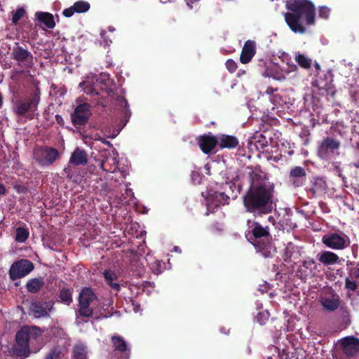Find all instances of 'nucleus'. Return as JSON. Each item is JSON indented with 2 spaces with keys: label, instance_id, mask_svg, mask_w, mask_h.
<instances>
[{
  "label": "nucleus",
  "instance_id": "obj_1",
  "mask_svg": "<svg viewBox=\"0 0 359 359\" xmlns=\"http://www.w3.org/2000/svg\"><path fill=\"white\" fill-rule=\"evenodd\" d=\"M273 187L271 186L249 187L243 196V205L246 212L255 217L272 212Z\"/></svg>",
  "mask_w": 359,
  "mask_h": 359
},
{
  "label": "nucleus",
  "instance_id": "obj_2",
  "mask_svg": "<svg viewBox=\"0 0 359 359\" xmlns=\"http://www.w3.org/2000/svg\"><path fill=\"white\" fill-rule=\"evenodd\" d=\"M286 8L290 12L284 14L285 20L292 32H306V29L301 22L302 18L305 19L307 25L315 24L316 8L310 0H290L286 3Z\"/></svg>",
  "mask_w": 359,
  "mask_h": 359
},
{
  "label": "nucleus",
  "instance_id": "obj_3",
  "mask_svg": "<svg viewBox=\"0 0 359 359\" xmlns=\"http://www.w3.org/2000/svg\"><path fill=\"white\" fill-rule=\"evenodd\" d=\"M248 229L245 231V238L253 245L257 252H261L264 257L271 256L269 250L271 235L269 226H263L257 221H247Z\"/></svg>",
  "mask_w": 359,
  "mask_h": 359
},
{
  "label": "nucleus",
  "instance_id": "obj_4",
  "mask_svg": "<svg viewBox=\"0 0 359 359\" xmlns=\"http://www.w3.org/2000/svg\"><path fill=\"white\" fill-rule=\"evenodd\" d=\"M42 330L36 326L25 325L15 334V343L13 346V355L24 359L30 354L29 341L41 336Z\"/></svg>",
  "mask_w": 359,
  "mask_h": 359
},
{
  "label": "nucleus",
  "instance_id": "obj_5",
  "mask_svg": "<svg viewBox=\"0 0 359 359\" xmlns=\"http://www.w3.org/2000/svg\"><path fill=\"white\" fill-rule=\"evenodd\" d=\"M39 83V81H34V87L30 90L27 97L12 100V110L16 116L22 117L27 113L33 112L37 109L41 100V90Z\"/></svg>",
  "mask_w": 359,
  "mask_h": 359
},
{
  "label": "nucleus",
  "instance_id": "obj_6",
  "mask_svg": "<svg viewBox=\"0 0 359 359\" xmlns=\"http://www.w3.org/2000/svg\"><path fill=\"white\" fill-rule=\"evenodd\" d=\"M338 348L341 353L339 359H359V338L347 336L338 341Z\"/></svg>",
  "mask_w": 359,
  "mask_h": 359
},
{
  "label": "nucleus",
  "instance_id": "obj_7",
  "mask_svg": "<svg viewBox=\"0 0 359 359\" xmlns=\"http://www.w3.org/2000/svg\"><path fill=\"white\" fill-rule=\"evenodd\" d=\"M97 299V297L91 287H83L79 294V309L76 313L82 317H92L93 309L90 305Z\"/></svg>",
  "mask_w": 359,
  "mask_h": 359
},
{
  "label": "nucleus",
  "instance_id": "obj_8",
  "mask_svg": "<svg viewBox=\"0 0 359 359\" xmlns=\"http://www.w3.org/2000/svg\"><path fill=\"white\" fill-rule=\"evenodd\" d=\"M59 158L58 151L47 146H36L33 150L34 160L41 167L50 166Z\"/></svg>",
  "mask_w": 359,
  "mask_h": 359
},
{
  "label": "nucleus",
  "instance_id": "obj_9",
  "mask_svg": "<svg viewBox=\"0 0 359 359\" xmlns=\"http://www.w3.org/2000/svg\"><path fill=\"white\" fill-rule=\"evenodd\" d=\"M322 243L332 250H341L349 245L348 237L344 233L332 232L322 237Z\"/></svg>",
  "mask_w": 359,
  "mask_h": 359
},
{
  "label": "nucleus",
  "instance_id": "obj_10",
  "mask_svg": "<svg viewBox=\"0 0 359 359\" xmlns=\"http://www.w3.org/2000/svg\"><path fill=\"white\" fill-rule=\"evenodd\" d=\"M34 268V264L26 259L15 262L9 269L10 278L12 280L23 278L28 275Z\"/></svg>",
  "mask_w": 359,
  "mask_h": 359
},
{
  "label": "nucleus",
  "instance_id": "obj_11",
  "mask_svg": "<svg viewBox=\"0 0 359 359\" xmlns=\"http://www.w3.org/2000/svg\"><path fill=\"white\" fill-rule=\"evenodd\" d=\"M91 114L89 104L83 103L79 104L71 114V121L73 126L76 128L85 126L88 123Z\"/></svg>",
  "mask_w": 359,
  "mask_h": 359
},
{
  "label": "nucleus",
  "instance_id": "obj_12",
  "mask_svg": "<svg viewBox=\"0 0 359 359\" xmlns=\"http://www.w3.org/2000/svg\"><path fill=\"white\" fill-rule=\"evenodd\" d=\"M11 57L19 63H22L26 69L32 68L34 65L32 54L27 49L20 46H17L13 48Z\"/></svg>",
  "mask_w": 359,
  "mask_h": 359
},
{
  "label": "nucleus",
  "instance_id": "obj_13",
  "mask_svg": "<svg viewBox=\"0 0 359 359\" xmlns=\"http://www.w3.org/2000/svg\"><path fill=\"white\" fill-rule=\"evenodd\" d=\"M197 143L205 154H210L218 145V137L213 135L210 132L196 137Z\"/></svg>",
  "mask_w": 359,
  "mask_h": 359
},
{
  "label": "nucleus",
  "instance_id": "obj_14",
  "mask_svg": "<svg viewBox=\"0 0 359 359\" xmlns=\"http://www.w3.org/2000/svg\"><path fill=\"white\" fill-rule=\"evenodd\" d=\"M288 181L294 188L302 187L306 181V170L301 166H294L290 171Z\"/></svg>",
  "mask_w": 359,
  "mask_h": 359
},
{
  "label": "nucleus",
  "instance_id": "obj_15",
  "mask_svg": "<svg viewBox=\"0 0 359 359\" xmlns=\"http://www.w3.org/2000/svg\"><path fill=\"white\" fill-rule=\"evenodd\" d=\"M340 142L332 137H327L323 140L318 149V155L325 158L327 156L329 152L333 153L334 151L339 149Z\"/></svg>",
  "mask_w": 359,
  "mask_h": 359
},
{
  "label": "nucleus",
  "instance_id": "obj_16",
  "mask_svg": "<svg viewBox=\"0 0 359 359\" xmlns=\"http://www.w3.org/2000/svg\"><path fill=\"white\" fill-rule=\"evenodd\" d=\"M256 53V43L252 40L245 42L240 55V61L243 64L249 63Z\"/></svg>",
  "mask_w": 359,
  "mask_h": 359
},
{
  "label": "nucleus",
  "instance_id": "obj_17",
  "mask_svg": "<svg viewBox=\"0 0 359 359\" xmlns=\"http://www.w3.org/2000/svg\"><path fill=\"white\" fill-rule=\"evenodd\" d=\"M90 8V5L88 1L80 0L76 1L71 7L65 8L62 14L66 18H70L75 13H83L87 12L89 11Z\"/></svg>",
  "mask_w": 359,
  "mask_h": 359
},
{
  "label": "nucleus",
  "instance_id": "obj_18",
  "mask_svg": "<svg viewBox=\"0 0 359 359\" xmlns=\"http://www.w3.org/2000/svg\"><path fill=\"white\" fill-rule=\"evenodd\" d=\"M327 188L325 181L318 177H313L311 181L310 187L308 188L307 192L311 197H316L323 193Z\"/></svg>",
  "mask_w": 359,
  "mask_h": 359
},
{
  "label": "nucleus",
  "instance_id": "obj_19",
  "mask_svg": "<svg viewBox=\"0 0 359 359\" xmlns=\"http://www.w3.org/2000/svg\"><path fill=\"white\" fill-rule=\"evenodd\" d=\"M317 259L325 266L334 265L340 262L338 255L331 251H323L316 255Z\"/></svg>",
  "mask_w": 359,
  "mask_h": 359
},
{
  "label": "nucleus",
  "instance_id": "obj_20",
  "mask_svg": "<svg viewBox=\"0 0 359 359\" xmlns=\"http://www.w3.org/2000/svg\"><path fill=\"white\" fill-rule=\"evenodd\" d=\"M69 163L74 165H85L88 163L87 152L79 147H76L72 153Z\"/></svg>",
  "mask_w": 359,
  "mask_h": 359
},
{
  "label": "nucleus",
  "instance_id": "obj_21",
  "mask_svg": "<svg viewBox=\"0 0 359 359\" xmlns=\"http://www.w3.org/2000/svg\"><path fill=\"white\" fill-rule=\"evenodd\" d=\"M218 145L220 149L236 148L239 144L236 137L229 135L222 134L218 137Z\"/></svg>",
  "mask_w": 359,
  "mask_h": 359
},
{
  "label": "nucleus",
  "instance_id": "obj_22",
  "mask_svg": "<svg viewBox=\"0 0 359 359\" xmlns=\"http://www.w3.org/2000/svg\"><path fill=\"white\" fill-rule=\"evenodd\" d=\"M248 177L250 179V187L269 186L264 182L266 180L265 175L259 168H255V170L249 172Z\"/></svg>",
  "mask_w": 359,
  "mask_h": 359
},
{
  "label": "nucleus",
  "instance_id": "obj_23",
  "mask_svg": "<svg viewBox=\"0 0 359 359\" xmlns=\"http://www.w3.org/2000/svg\"><path fill=\"white\" fill-rule=\"evenodd\" d=\"M102 159L100 161V168L107 172H114L118 168V162L116 158L113 156H107L102 155Z\"/></svg>",
  "mask_w": 359,
  "mask_h": 359
},
{
  "label": "nucleus",
  "instance_id": "obj_24",
  "mask_svg": "<svg viewBox=\"0 0 359 359\" xmlns=\"http://www.w3.org/2000/svg\"><path fill=\"white\" fill-rule=\"evenodd\" d=\"M111 343L114 351L124 353L127 355L130 354V350L123 337L121 336H112Z\"/></svg>",
  "mask_w": 359,
  "mask_h": 359
},
{
  "label": "nucleus",
  "instance_id": "obj_25",
  "mask_svg": "<svg viewBox=\"0 0 359 359\" xmlns=\"http://www.w3.org/2000/svg\"><path fill=\"white\" fill-rule=\"evenodd\" d=\"M323 308L329 312L336 311L340 305V299L338 295L332 297H324L320 301Z\"/></svg>",
  "mask_w": 359,
  "mask_h": 359
},
{
  "label": "nucleus",
  "instance_id": "obj_26",
  "mask_svg": "<svg viewBox=\"0 0 359 359\" xmlns=\"http://www.w3.org/2000/svg\"><path fill=\"white\" fill-rule=\"evenodd\" d=\"M299 257L300 252L298 250V247L292 243H289L285 248V251L283 255L284 262H292V259H297Z\"/></svg>",
  "mask_w": 359,
  "mask_h": 359
},
{
  "label": "nucleus",
  "instance_id": "obj_27",
  "mask_svg": "<svg viewBox=\"0 0 359 359\" xmlns=\"http://www.w3.org/2000/svg\"><path fill=\"white\" fill-rule=\"evenodd\" d=\"M35 17L48 29H53L55 26L53 15L50 13L38 11L35 13Z\"/></svg>",
  "mask_w": 359,
  "mask_h": 359
},
{
  "label": "nucleus",
  "instance_id": "obj_28",
  "mask_svg": "<svg viewBox=\"0 0 359 359\" xmlns=\"http://www.w3.org/2000/svg\"><path fill=\"white\" fill-rule=\"evenodd\" d=\"M43 278H34L29 280L26 284L27 290L30 293H38L44 285Z\"/></svg>",
  "mask_w": 359,
  "mask_h": 359
},
{
  "label": "nucleus",
  "instance_id": "obj_29",
  "mask_svg": "<svg viewBox=\"0 0 359 359\" xmlns=\"http://www.w3.org/2000/svg\"><path fill=\"white\" fill-rule=\"evenodd\" d=\"M209 199L215 203L216 206L229 204L230 198L224 192L214 191L209 194Z\"/></svg>",
  "mask_w": 359,
  "mask_h": 359
},
{
  "label": "nucleus",
  "instance_id": "obj_30",
  "mask_svg": "<svg viewBox=\"0 0 359 359\" xmlns=\"http://www.w3.org/2000/svg\"><path fill=\"white\" fill-rule=\"evenodd\" d=\"M74 292L73 287H63L60 290L58 297L60 302L67 306H69L73 302L72 294Z\"/></svg>",
  "mask_w": 359,
  "mask_h": 359
},
{
  "label": "nucleus",
  "instance_id": "obj_31",
  "mask_svg": "<svg viewBox=\"0 0 359 359\" xmlns=\"http://www.w3.org/2000/svg\"><path fill=\"white\" fill-rule=\"evenodd\" d=\"M103 276L106 283L110 286L111 288L114 289L116 292L120 290V285L114 282V280H116L118 278V276L114 273V271L107 269L104 270L103 272Z\"/></svg>",
  "mask_w": 359,
  "mask_h": 359
},
{
  "label": "nucleus",
  "instance_id": "obj_32",
  "mask_svg": "<svg viewBox=\"0 0 359 359\" xmlns=\"http://www.w3.org/2000/svg\"><path fill=\"white\" fill-rule=\"evenodd\" d=\"M251 143H254L258 150L264 149L268 147V140L260 132H256L251 138Z\"/></svg>",
  "mask_w": 359,
  "mask_h": 359
},
{
  "label": "nucleus",
  "instance_id": "obj_33",
  "mask_svg": "<svg viewBox=\"0 0 359 359\" xmlns=\"http://www.w3.org/2000/svg\"><path fill=\"white\" fill-rule=\"evenodd\" d=\"M118 102L119 104L123 107L122 109V116H123V120L122 122L123 123V126H126L128 121H129L130 116H131V111L129 109V104L127 101V100L123 97L121 96L118 97Z\"/></svg>",
  "mask_w": 359,
  "mask_h": 359
},
{
  "label": "nucleus",
  "instance_id": "obj_34",
  "mask_svg": "<svg viewBox=\"0 0 359 359\" xmlns=\"http://www.w3.org/2000/svg\"><path fill=\"white\" fill-rule=\"evenodd\" d=\"M31 311L36 318L47 317L48 313L43 309V306L40 302H32L31 304Z\"/></svg>",
  "mask_w": 359,
  "mask_h": 359
},
{
  "label": "nucleus",
  "instance_id": "obj_35",
  "mask_svg": "<svg viewBox=\"0 0 359 359\" xmlns=\"http://www.w3.org/2000/svg\"><path fill=\"white\" fill-rule=\"evenodd\" d=\"M130 271L133 273V276H141L144 272V268L142 263L138 259H133L129 266Z\"/></svg>",
  "mask_w": 359,
  "mask_h": 359
},
{
  "label": "nucleus",
  "instance_id": "obj_36",
  "mask_svg": "<svg viewBox=\"0 0 359 359\" xmlns=\"http://www.w3.org/2000/svg\"><path fill=\"white\" fill-rule=\"evenodd\" d=\"M80 86L83 88L84 93L87 95L93 96L99 95L98 90L96 88L95 85L91 83L89 81L81 83Z\"/></svg>",
  "mask_w": 359,
  "mask_h": 359
},
{
  "label": "nucleus",
  "instance_id": "obj_37",
  "mask_svg": "<svg viewBox=\"0 0 359 359\" xmlns=\"http://www.w3.org/2000/svg\"><path fill=\"white\" fill-rule=\"evenodd\" d=\"M72 359H87L86 347L82 345H76L73 348Z\"/></svg>",
  "mask_w": 359,
  "mask_h": 359
},
{
  "label": "nucleus",
  "instance_id": "obj_38",
  "mask_svg": "<svg viewBox=\"0 0 359 359\" xmlns=\"http://www.w3.org/2000/svg\"><path fill=\"white\" fill-rule=\"evenodd\" d=\"M301 266L306 269L304 273L305 276H308L307 271L309 272V273H312L317 269L316 263L313 258H309L306 260H304Z\"/></svg>",
  "mask_w": 359,
  "mask_h": 359
},
{
  "label": "nucleus",
  "instance_id": "obj_39",
  "mask_svg": "<svg viewBox=\"0 0 359 359\" xmlns=\"http://www.w3.org/2000/svg\"><path fill=\"white\" fill-rule=\"evenodd\" d=\"M16 234L15 240L18 243H24L29 237V230L24 227H18L16 229Z\"/></svg>",
  "mask_w": 359,
  "mask_h": 359
},
{
  "label": "nucleus",
  "instance_id": "obj_40",
  "mask_svg": "<svg viewBox=\"0 0 359 359\" xmlns=\"http://www.w3.org/2000/svg\"><path fill=\"white\" fill-rule=\"evenodd\" d=\"M295 60L304 69H309L311 67V60L303 54L297 55Z\"/></svg>",
  "mask_w": 359,
  "mask_h": 359
},
{
  "label": "nucleus",
  "instance_id": "obj_41",
  "mask_svg": "<svg viewBox=\"0 0 359 359\" xmlns=\"http://www.w3.org/2000/svg\"><path fill=\"white\" fill-rule=\"evenodd\" d=\"M44 359H62V351L60 346H55L50 349Z\"/></svg>",
  "mask_w": 359,
  "mask_h": 359
},
{
  "label": "nucleus",
  "instance_id": "obj_42",
  "mask_svg": "<svg viewBox=\"0 0 359 359\" xmlns=\"http://www.w3.org/2000/svg\"><path fill=\"white\" fill-rule=\"evenodd\" d=\"M345 289L353 292H357L359 287V283L350 277H346L345 279Z\"/></svg>",
  "mask_w": 359,
  "mask_h": 359
},
{
  "label": "nucleus",
  "instance_id": "obj_43",
  "mask_svg": "<svg viewBox=\"0 0 359 359\" xmlns=\"http://www.w3.org/2000/svg\"><path fill=\"white\" fill-rule=\"evenodd\" d=\"M26 13L25 10L23 8H19L16 10V11L13 13L12 18V23L14 25H17L18 24L19 20L25 15Z\"/></svg>",
  "mask_w": 359,
  "mask_h": 359
},
{
  "label": "nucleus",
  "instance_id": "obj_44",
  "mask_svg": "<svg viewBox=\"0 0 359 359\" xmlns=\"http://www.w3.org/2000/svg\"><path fill=\"white\" fill-rule=\"evenodd\" d=\"M330 13H331V9L329 7H327L326 6H320L318 15L320 18H323L325 20L328 19V18L330 15Z\"/></svg>",
  "mask_w": 359,
  "mask_h": 359
},
{
  "label": "nucleus",
  "instance_id": "obj_45",
  "mask_svg": "<svg viewBox=\"0 0 359 359\" xmlns=\"http://www.w3.org/2000/svg\"><path fill=\"white\" fill-rule=\"evenodd\" d=\"M226 68L230 73H234L237 69V63L232 59H228L225 62Z\"/></svg>",
  "mask_w": 359,
  "mask_h": 359
},
{
  "label": "nucleus",
  "instance_id": "obj_46",
  "mask_svg": "<svg viewBox=\"0 0 359 359\" xmlns=\"http://www.w3.org/2000/svg\"><path fill=\"white\" fill-rule=\"evenodd\" d=\"M268 316L267 314H265L262 312H259L255 317V320L257 323H259L260 325H264L266 322L268 320Z\"/></svg>",
  "mask_w": 359,
  "mask_h": 359
},
{
  "label": "nucleus",
  "instance_id": "obj_47",
  "mask_svg": "<svg viewBox=\"0 0 359 359\" xmlns=\"http://www.w3.org/2000/svg\"><path fill=\"white\" fill-rule=\"evenodd\" d=\"M42 305L43 306V309L47 311L49 314V312L52 311L54 306V302L52 300H49L47 302H44Z\"/></svg>",
  "mask_w": 359,
  "mask_h": 359
},
{
  "label": "nucleus",
  "instance_id": "obj_48",
  "mask_svg": "<svg viewBox=\"0 0 359 359\" xmlns=\"http://www.w3.org/2000/svg\"><path fill=\"white\" fill-rule=\"evenodd\" d=\"M14 189L18 194H26L27 192V187L24 184H15Z\"/></svg>",
  "mask_w": 359,
  "mask_h": 359
},
{
  "label": "nucleus",
  "instance_id": "obj_49",
  "mask_svg": "<svg viewBox=\"0 0 359 359\" xmlns=\"http://www.w3.org/2000/svg\"><path fill=\"white\" fill-rule=\"evenodd\" d=\"M262 75L264 76H269V77H273L274 79H279V78L276 76H275L273 73H272V70L271 69H270L269 67H266V70L262 73Z\"/></svg>",
  "mask_w": 359,
  "mask_h": 359
},
{
  "label": "nucleus",
  "instance_id": "obj_50",
  "mask_svg": "<svg viewBox=\"0 0 359 359\" xmlns=\"http://www.w3.org/2000/svg\"><path fill=\"white\" fill-rule=\"evenodd\" d=\"M161 264V261L157 260L155 262V265H156V268L153 269V271L155 273L158 274L161 272V270L160 269Z\"/></svg>",
  "mask_w": 359,
  "mask_h": 359
},
{
  "label": "nucleus",
  "instance_id": "obj_51",
  "mask_svg": "<svg viewBox=\"0 0 359 359\" xmlns=\"http://www.w3.org/2000/svg\"><path fill=\"white\" fill-rule=\"evenodd\" d=\"M277 90V88H273V87H268L266 93L268 95H273L274 92Z\"/></svg>",
  "mask_w": 359,
  "mask_h": 359
},
{
  "label": "nucleus",
  "instance_id": "obj_52",
  "mask_svg": "<svg viewBox=\"0 0 359 359\" xmlns=\"http://www.w3.org/2000/svg\"><path fill=\"white\" fill-rule=\"evenodd\" d=\"M6 193V187L0 183V196H3V195H5Z\"/></svg>",
  "mask_w": 359,
  "mask_h": 359
},
{
  "label": "nucleus",
  "instance_id": "obj_53",
  "mask_svg": "<svg viewBox=\"0 0 359 359\" xmlns=\"http://www.w3.org/2000/svg\"><path fill=\"white\" fill-rule=\"evenodd\" d=\"M55 120L60 124L63 121L62 117L58 114L55 115Z\"/></svg>",
  "mask_w": 359,
  "mask_h": 359
},
{
  "label": "nucleus",
  "instance_id": "obj_54",
  "mask_svg": "<svg viewBox=\"0 0 359 359\" xmlns=\"http://www.w3.org/2000/svg\"><path fill=\"white\" fill-rule=\"evenodd\" d=\"M246 74V72L245 70H243V69H239L238 73H237V76L238 77H241V76L244 75Z\"/></svg>",
  "mask_w": 359,
  "mask_h": 359
},
{
  "label": "nucleus",
  "instance_id": "obj_55",
  "mask_svg": "<svg viewBox=\"0 0 359 359\" xmlns=\"http://www.w3.org/2000/svg\"><path fill=\"white\" fill-rule=\"evenodd\" d=\"M107 316H104L103 318H107ZM102 318V317L101 316H96L95 318H94V320H100Z\"/></svg>",
  "mask_w": 359,
  "mask_h": 359
},
{
  "label": "nucleus",
  "instance_id": "obj_56",
  "mask_svg": "<svg viewBox=\"0 0 359 359\" xmlns=\"http://www.w3.org/2000/svg\"><path fill=\"white\" fill-rule=\"evenodd\" d=\"M107 34V32L104 30L101 31L100 32V35L102 36V38H104V36Z\"/></svg>",
  "mask_w": 359,
  "mask_h": 359
},
{
  "label": "nucleus",
  "instance_id": "obj_57",
  "mask_svg": "<svg viewBox=\"0 0 359 359\" xmlns=\"http://www.w3.org/2000/svg\"><path fill=\"white\" fill-rule=\"evenodd\" d=\"M315 67L318 70H319L320 69V65L318 63L315 64Z\"/></svg>",
  "mask_w": 359,
  "mask_h": 359
},
{
  "label": "nucleus",
  "instance_id": "obj_58",
  "mask_svg": "<svg viewBox=\"0 0 359 359\" xmlns=\"http://www.w3.org/2000/svg\"><path fill=\"white\" fill-rule=\"evenodd\" d=\"M163 4H166L170 1V0H159Z\"/></svg>",
  "mask_w": 359,
  "mask_h": 359
},
{
  "label": "nucleus",
  "instance_id": "obj_59",
  "mask_svg": "<svg viewBox=\"0 0 359 359\" xmlns=\"http://www.w3.org/2000/svg\"><path fill=\"white\" fill-rule=\"evenodd\" d=\"M27 118L28 119H32V118H33V116L29 114V115H27Z\"/></svg>",
  "mask_w": 359,
  "mask_h": 359
},
{
  "label": "nucleus",
  "instance_id": "obj_60",
  "mask_svg": "<svg viewBox=\"0 0 359 359\" xmlns=\"http://www.w3.org/2000/svg\"><path fill=\"white\" fill-rule=\"evenodd\" d=\"M149 282H144V283H143V286H144V287H146V285H147V284H149Z\"/></svg>",
  "mask_w": 359,
  "mask_h": 359
},
{
  "label": "nucleus",
  "instance_id": "obj_61",
  "mask_svg": "<svg viewBox=\"0 0 359 359\" xmlns=\"http://www.w3.org/2000/svg\"><path fill=\"white\" fill-rule=\"evenodd\" d=\"M175 250L176 251H178V247L175 246Z\"/></svg>",
  "mask_w": 359,
  "mask_h": 359
}]
</instances>
